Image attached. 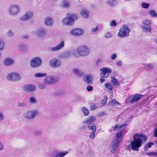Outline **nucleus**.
Masks as SVG:
<instances>
[{"label": "nucleus", "instance_id": "obj_1", "mask_svg": "<svg viewBox=\"0 0 157 157\" xmlns=\"http://www.w3.org/2000/svg\"><path fill=\"white\" fill-rule=\"evenodd\" d=\"M126 124H124L121 126L116 134V138L112 142L110 149L112 153H115L117 151L120 143L122 139V136L125 134L127 131L124 128L127 127Z\"/></svg>", "mask_w": 157, "mask_h": 157}, {"label": "nucleus", "instance_id": "obj_2", "mask_svg": "<svg viewBox=\"0 0 157 157\" xmlns=\"http://www.w3.org/2000/svg\"><path fill=\"white\" fill-rule=\"evenodd\" d=\"M147 139L146 136L142 134H135L133 137V140L130 141V145L133 151H139V148L141 146L143 141Z\"/></svg>", "mask_w": 157, "mask_h": 157}, {"label": "nucleus", "instance_id": "obj_3", "mask_svg": "<svg viewBox=\"0 0 157 157\" xmlns=\"http://www.w3.org/2000/svg\"><path fill=\"white\" fill-rule=\"evenodd\" d=\"M90 49L87 46L82 45L78 47L76 49L73 50L72 54L74 56L78 57L79 56H85L90 53Z\"/></svg>", "mask_w": 157, "mask_h": 157}, {"label": "nucleus", "instance_id": "obj_4", "mask_svg": "<svg viewBox=\"0 0 157 157\" xmlns=\"http://www.w3.org/2000/svg\"><path fill=\"white\" fill-rule=\"evenodd\" d=\"M77 15L70 12L68 13L66 17L62 20V23L66 25H72L74 23V21L78 19Z\"/></svg>", "mask_w": 157, "mask_h": 157}, {"label": "nucleus", "instance_id": "obj_5", "mask_svg": "<svg viewBox=\"0 0 157 157\" xmlns=\"http://www.w3.org/2000/svg\"><path fill=\"white\" fill-rule=\"evenodd\" d=\"M130 31L131 29L127 25H123L119 30L118 36L121 38L128 37L129 36Z\"/></svg>", "mask_w": 157, "mask_h": 157}, {"label": "nucleus", "instance_id": "obj_6", "mask_svg": "<svg viewBox=\"0 0 157 157\" xmlns=\"http://www.w3.org/2000/svg\"><path fill=\"white\" fill-rule=\"evenodd\" d=\"M144 26H142L143 31L146 33H149L152 31L151 21L147 19L144 20L143 21Z\"/></svg>", "mask_w": 157, "mask_h": 157}, {"label": "nucleus", "instance_id": "obj_7", "mask_svg": "<svg viewBox=\"0 0 157 157\" xmlns=\"http://www.w3.org/2000/svg\"><path fill=\"white\" fill-rule=\"evenodd\" d=\"M38 114V112L37 110L32 109L26 112L23 114V116L27 119L31 120L35 118Z\"/></svg>", "mask_w": 157, "mask_h": 157}, {"label": "nucleus", "instance_id": "obj_8", "mask_svg": "<svg viewBox=\"0 0 157 157\" xmlns=\"http://www.w3.org/2000/svg\"><path fill=\"white\" fill-rule=\"evenodd\" d=\"M20 11V7L17 4H13L10 5L8 9V13L12 16L17 14Z\"/></svg>", "mask_w": 157, "mask_h": 157}, {"label": "nucleus", "instance_id": "obj_9", "mask_svg": "<svg viewBox=\"0 0 157 157\" xmlns=\"http://www.w3.org/2000/svg\"><path fill=\"white\" fill-rule=\"evenodd\" d=\"M49 64L51 67L53 68H56L60 67L61 66V62L60 59L54 58L50 60Z\"/></svg>", "mask_w": 157, "mask_h": 157}, {"label": "nucleus", "instance_id": "obj_10", "mask_svg": "<svg viewBox=\"0 0 157 157\" xmlns=\"http://www.w3.org/2000/svg\"><path fill=\"white\" fill-rule=\"evenodd\" d=\"M7 78L8 80L17 81L21 79L20 75L17 73L12 72L9 73L7 76Z\"/></svg>", "mask_w": 157, "mask_h": 157}, {"label": "nucleus", "instance_id": "obj_11", "mask_svg": "<svg viewBox=\"0 0 157 157\" xmlns=\"http://www.w3.org/2000/svg\"><path fill=\"white\" fill-rule=\"evenodd\" d=\"M41 63L42 61L40 58L35 57L31 60L30 64L32 67L35 68L40 66Z\"/></svg>", "mask_w": 157, "mask_h": 157}, {"label": "nucleus", "instance_id": "obj_12", "mask_svg": "<svg viewBox=\"0 0 157 157\" xmlns=\"http://www.w3.org/2000/svg\"><path fill=\"white\" fill-rule=\"evenodd\" d=\"M143 96L142 95L137 94L133 95L128 98L126 99V102L127 103H130L135 101H138Z\"/></svg>", "mask_w": 157, "mask_h": 157}, {"label": "nucleus", "instance_id": "obj_13", "mask_svg": "<svg viewBox=\"0 0 157 157\" xmlns=\"http://www.w3.org/2000/svg\"><path fill=\"white\" fill-rule=\"evenodd\" d=\"M23 89L25 91L32 93L35 91L36 90V86L33 84H30L25 85Z\"/></svg>", "mask_w": 157, "mask_h": 157}, {"label": "nucleus", "instance_id": "obj_14", "mask_svg": "<svg viewBox=\"0 0 157 157\" xmlns=\"http://www.w3.org/2000/svg\"><path fill=\"white\" fill-rule=\"evenodd\" d=\"M100 71L103 74L105 78H107L112 71V69L109 67H102L100 69Z\"/></svg>", "mask_w": 157, "mask_h": 157}, {"label": "nucleus", "instance_id": "obj_15", "mask_svg": "<svg viewBox=\"0 0 157 157\" xmlns=\"http://www.w3.org/2000/svg\"><path fill=\"white\" fill-rule=\"evenodd\" d=\"M83 33L82 29H76L70 31L69 33L72 35L79 36L82 35Z\"/></svg>", "mask_w": 157, "mask_h": 157}, {"label": "nucleus", "instance_id": "obj_16", "mask_svg": "<svg viewBox=\"0 0 157 157\" xmlns=\"http://www.w3.org/2000/svg\"><path fill=\"white\" fill-rule=\"evenodd\" d=\"M33 16V13L31 11L26 12L24 15L22 16L20 19L22 21H25L30 19Z\"/></svg>", "mask_w": 157, "mask_h": 157}, {"label": "nucleus", "instance_id": "obj_17", "mask_svg": "<svg viewBox=\"0 0 157 157\" xmlns=\"http://www.w3.org/2000/svg\"><path fill=\"white\" fill-rule=\"evenodd\" d=\"M39 37H43L46 34L45 29L42 28H40L37 30L35 33H34Z\"/></svg>", "mask_w": 157, "mask_h": 157}, {"label": "nucleus", "instance_id": "obj_18", "mask_svg": "<svg viewBox=\"0 0 157 157\" xmlns=\"http://www.w3.org/2000/svg\"><path fill=\"white\" fill-rule=\"evenodd\" d=\"M65 44L63 41H62L57 46L51 48V50L52 52H56L60 50L64 46Z\"/></svg>", "mask_w": 157, "mask_h": 157}, {"label": "nucleus", "instance_id": "obj_19", "mask_svg": "<svg viewBox=\"0 0 157 157\" xmlns=\"http://www.w3.org/2000/svg\"><path fill=\"white\" fill-rule=\"evenodd\" d=\"M45 25L47 26H50L53 24V20L52 18L48 17H46L44 20Z\"/></svg>", "mask_w": 157, "mask_h": 157}, {"label": "nucleus", "instance_id": "obj_20", "mask_svg": "<svg viewBox=\"0 0 157 157\" xmlns=\"http://www.w3.org/2000/svg\"><path fill=\"white\" fill-rule=\"evenodd\" d=\"M72 72L77 77H82L84 75V73L78 68H75L72 70Z\"/></svg>", "mask_w": 157, "mask_h": 157}, {"label": "nucleus", "instance_id": "obj_21", "mask_svg": "<svg viewBox=\"0 0 157 157\" xmlns=\"http://www.w3.org/2000/svg\"><path fill=\"white\" fill-rule=\"evenodd\" d=\"M93 80V77L90 75L84 76L83 78V81L88 84H91Z\"/></svg>", "mask_w": 157, "mask_h": 157}, {"label": "nucleus", "instance_id": "obj_22", "mask_svg": "<svg viewBox=\"0 0 157 157\" xmlns=\"http://www.w3.org/2000/svg\"><path fill=\"white\" fill-rule=\"evenodd\" d=\"M13 63V60L9 58H5L3 61V64L5 66H9L12 64Z\"/></svg>", "mask_w": 157, "mask_h": 157}, {"label": "nucleus", "instance_id": "obj_23", "mask_svg": "<svg viewBox=\"0 0 157 157\" xmlns=\"http://www.w3.org/2000/svg\"><path fill=\"white\" fill-rule=\"evenodd\" d=\"M95 120L96 118L94 117L91 116L86 119L84 120L83 121V123L87 124H88L91 123H93L92 122L94 121Z\"/></svg>", "mask_w": 157, "mask_h": 157}, {"label": "nucleus", "instance_id": "obj_24", "mask_svg": "<svg viewBox=\"0 0 157 157\" xmlns=\"http://www.w3.org/2000/svg\"><path fill=\"white\" fill-rule=\"evenodd\" d=\"M80 14L83 18H87L88 17L89 12L88 10L84 9L82 10Z\"/></svg>", "mask_w": 157, "mask_h": 157}, {"label": "nucleus", "instance_id": "obj_25", "mask_svg": "<svg viewBox=\"0 0 157 157\" xmlns=\"http://www.w3.org/2000/svg\"><path fill=\"white\" fill-rule=\"evenodd\" d=\"M70 3L69 1L67 0H64L63 1L61 7L63 8H67L70 7Z\"/></svg>", "mask_w": 157, "mask_h": 157}, {"label": "nucleus", "instance_id": "obj_26", "mask_svg": "<svg viewBox=\"0 0 157 157\" xmlns=\"http://www.w3.org/2000/svg\"><path fill=\"white\" fill-rule=\"evenodd\" d=\"M109 105L113 107L115 106L116 105H121L120 104L114 99H113L110 101L109 102Z\"/></svg>", "mask_w": 157, "mask_h": 157}, {"label": "nucleus", "instance_id": "obj_27", "mask_svg": "<svg viewBox=\"0 0 157 157\" xmlns=\"http://www.w3.org/2000/svg\"><path fill=\"white\" fill-rule=\"evenodd\" d=\"M88 128L92 131L96 132V127L95 124L93 123H91L87 124Z\"/></svg>", "mask_w": 157, "mask_h": 157}, {"label": "nucleus", "instance_id": "obj_28", "mask_svg": "<svg viewBox=\"0 0 157 157\" xmlns=\"http://www.w3.org/2000/svg\"><path fill=\"white\" fill-rule=\"evenodd\" d=\"M71 52L70 51H67L60 55V57L63 59H67L69 58L71 55Z\"/></svg>", "mask_w": 157, "mask_h": 157}, {"label": "nucleus", "instance_id": "obj_29", "mask_svg": "<svg viewBox=\"0 0 157 157\" xmlns=\"http://www.w3.org/2000/svg\"><path fill=\"white\" fill-rule=\"evenodd\" d=\"M111 81L113 83V85L116 86H118L120 85L119 82L114 77L111 76Z\"/></svg>", "mask_w": 157, "mask_h": 157}, {"label": "nucleus", "instance_id": "obj_30", "mask_svg": "<svg viewBox=\"0 0 157 157\" xmlns=\"http://www.w3.org/2000/svg\"><path fill=\"white\" fill-rule=\"evenodd\" d=\"M106 3L111 6H113L118 3L117 0H108L106 1Z\"/></svg>", "mask_w": 157, "mask_h": 157}, {"label": "nucleus", "instance_id": "obj_31", "mask_svg": "<svg viewBox=\"0 0 157 157\" xmlns=\"http://www.w3.org/2000/svg\"><path fill=\"white\" fill-rule=\"evenodd\" d=\"M44 82L47 84H52V76H49L46 77L44 79Z\"/></svg>", "mask_w": 157, "mask_h": 157}, {"label": "nucleus", "instance_id": "obj_32", "mask_svg": "<svg viewBox=\"0 0 157 157\" xmlns=\"http://www.w3.org/2000/svg\"><path fill=\"white\" fill-rule=\"evenodd\" d=\"M87 127V124H83L82 122V125L79 128V130L81 132H83L86 129Z\"/></svg>", "mask_w": 157, "mask_h": 157}, {"label": "nucleus", "instance_id": "obj_33", "mask_svg": "<svg viewBox=\"0 0 157 157\" xmlns=\"http://www.w3.org/2000/svg\"><path fill=\"white\" fill-rule=\"evenodd\" d=\"M68 154L67 151L61 152L58 153L54 157H64Z\"/></svg>", "mask_w": 157, "mask_h": 157}, {"label": "nucleus", "instance_id": "obj_34", "mask_svg": "<svg viewBox=\"0 0 157 157\" xmlns=\"http://www.w3.org/2000/svg\"><path fill=\"white\" fill-rule=\"evenodd\" d=\"M18 47L19 49L23 51H26L28 48L27 45L24 44H20L18 45Z\"/></svg>", "mask_w": 157, "mask_h": 157}, {"label": "nucleus", "instance_id": "obj_35", "mask_svg": "<svg viewBox=\"0 0 157 157\" xmlns=\"http://www.w3.org/2000/svg\"><path fill=\"white\" fill-rule=\"evenodd\" d=\"M113 36V34L111 32H107L104 35V37L107 39H109Z\"/></svg>", "mask_w": 157, "mask_h": 157}, {"label": "nucleus", "instance_id": "obj_36", "mask_svg": "<svg viewBox=\"0 0 157 157\" xmlns=\"http://www.w3.org/2000/svg\"><path fill=\"white\" fill-rule=\"evenodd\" d=\"M144 67L147 69L149 70L153 68V64L147 63L143 65Z\"/></svg>", "mask_w": 157, "mask_h": 157}, {"label": "nucleus", "instance_id": "obj_37", "mask_svg": "<svg viewBox=\"0 0 157 157\" xmlns=\"http://www.w3.org/2000/svg\"><path fill=\"white\" fill-rule=\"evenodd\" d=\"M117 25V23L115 20H113L110 21L109 22V25L111 28L116 27Z\"/></svg>", "mask_w": 157, "mask_h": 157}, {"label": "nucleus", "instance_id": "obj_38", "mask_svg": "<svg viewBox=\"0 0 157 157\" xmlns=\"http://www.w3.org/2000/svg\"><path fill=\"white\" fill-rule=\"evenodd\" d=\"M82 110L85 116H87L89 115V111L86 108L83 107L82 109Z\"/></svg>", "mask_w": 157, "mask_h": 157}, {"label": "nucleus", "instance_id": "obj_39", "mask_svg": "<svg viewBox=\"0 0 157 157\" xmlns=\"http://www.w3.org/2000/svg\"><path fill=\"white\" fill-rule=\"evenodd\" d=\"M29 102L32 104H34L36 103V100L35 98L33 97H31L29 98Z\"/></svg>", "mask_w": 157, "mask_h": 157}, {"label": "nucleus", "instance_id": "obj_40", "mask_svg": "<svg viewBox=\"0 0 157 157\" xmlns=\"http://www.w3.org/2000/svg\"><path fill=\"white\" fill-rule=\"evenodd\" d=\"M46 74L44 73H39L35 74L34 76L36 78H40L45 76Z\"/></svg>", "mask_w": 157, "mask_h": 157}, {"label": "nucleus", "instance_id": "obj_41", "mask_svg": "<svg viewBox=\"0 0 157 157\" xmlns=\"http://www.w3.org/2000/svg\"><path fill=\"white\" fill-rule=\"evenodd\" d=\"M104 85L105 87L109 90H111L113 88V86L109 83H105V84Z\"/></svg>", "mask_w": 157, "mask_h": 157}, {"label": "nucleus", "instance_id": "obj_42", "mask_svg": "<svg viewBox=\"0 0 157 157\" xmlns=\"http://www.w3.org/2000/svg\"><path fill=\"white\" fill-rule=\"evenodd\" d=\"M149 13L152 17L157 18V13L155 10H151L149 12Z\"/></svg>", "mask_w": 157, "mask_h": 157}, {"label": "nucleus", "instance_id": "obj_43", "mask_svg": "<svg viewBox=\"0 0 157 157\" xmlns=\"http://www.w3.org/2000/svg\"><path fill=\"white\" fill-rule=\"evenodd\" d=\"M59 77L52 76V84L54 83L57 82L58 81H59Z\"/></svg>", "mask_w": 157, "mask_h": 157}, {"label": "nucleus", "instance_id": "obj_44", "mask_svg": "<svg viewBox=\"0 0 157 157\" xmlns=\"http://www.w3.org/2000/svg\"><path fill=\"white\" fill-rule=\"evenodd\" d=\"M149 6V4L145 2H143L141 4V7L144 9H147Z\"/></svg>", "mask_w": 157, "mask_h": 157}, {"label": "nucleus", "instance_id": "obj_45", "mask_svg": "<svg viewBox=\"0 0 157 157\" xmlns=\"http://www.w3.org/2000/svg\"><path fill=\"white\" fill-rule=\"evenodd\" d=\"M26 103L24 101L18 103V106L19 107H24L26 106Z\"/></svg>", "mask_w": 157, "mask_h": 157}, {"label": "nucleus", "instance_id": "obj_46", "mask_svg": "<svg viewBox=\"0 0 157 157\" xmlns=\"http://www.w3.org/2000/svg\"><path fill=\"white\" fill-rule=\"evenodd\" d=\"M38 86L40 89H43L45 88L46 86L44 83H40L39 84Z\"/></svg>", "mask_w": 157, "mask_h": 157}, {"label": "nucleus", "instance_id": "obj_47", "mask_svg": "<svg viewBox=\"0 0 157 157\" xmlns=\"http://www.w3.org/2000/svg\"><path fill=\"white\" fill-rule=\"evenodd\" d=\"M7 35L8 36L11 37L14 36V33L11 30H9L7 32Z\"/></svg>", "mask_w": 157, "mask_h": 157}, {"label": "nucleus", "instance_id": "obj_48", "mask_svg": "<svg viewBox=\"0 0 157 157\" xmlns=\"http://www.w3.org/2000/svg\"><path fill=\"white\" fill-rule=\"evenodd\" d=\"M117 57V55L115 53L112 54L110 56V59L112 60H114Z\"/></svg>", "mask_w": 157, "mask_h": 157}, {"label": "nucleus", "instance_id": "obj_49", "mask_svg": "<svg viewBox=\"0 0 157 157\" xmlns=\"http://www.w3.org/2000/svg\"><path fill=\"white\" fill-rule=\"evenodd\" d=\"M107 100V97H105V98H103L101 101V104L102 105H105L106 102Z\"/></svg>", "mask_w": 157, "mask_h": 157}, {"label": "nucleus", "instance_id": "obj_50", "mask_svg": "<svg viewBox=\"0 0 157 157\" xmlns=\"http://www.w3.org/2000/svg\"><path fill=\"white\" fill-rule=\"evenodd\" d=\"M5 118L3 113L1 112H0V121H3Z\"/></svg>", "mask_w": 157, "mask_h": 157}, {"label": "nucleus", "instance_id": "obj_51", "mask_svg": "<svg viewBox=\"0 0 157 157\" xmlns=\"http://www.w3.org/2000/svg\"><path fill=\"white\" fill-rule=\"evenodd\" d=\"M95 132H92L89 135L90 138L91 139H93L95 137Z\"/></svg>", "mask_w": 157, "mask_h": 157}, {"label": "nucleus", "instance_id": "obj_52", "mask_svg": "<svg viewBox=\"0 0 157 157\" xmlns=\"http://www.w3.org/2000/svg\"><path fill=\"white\" fill-rule=\"evenodd\" d=\"M98 30V27L97 25L95 28H93L91 30V32L94 33L96 32Z\"/></svg>", "mask_w": 157, "mask_h": 157}, {"label": "nucleus", "instance_id": "obj_53", "mask_svg": "<svg viewBox=\"0 0 157 157\" xmlns=\"http://www.w3.org/2000/svg\"><path fill=\"white\" fill-rule=\"evenodd\" d=\"M4 144L2 141L0 140V151L4 149Z\"/></svg>", "mask_w": 157, "mask_h": 157}, {"label": "nucleus", "instance_id": "obj_54", "mask_svg": "<svg viewBox=\"0 0 157 157\" xmlns=\"http://www.w3.org/2000/svg\"><path fill=\"white\" fill-rule=\"evenodd\" d=\"M4 44L3 42L1 40H0V50H2L4 48Z\"/></svg>", "mask_w": 157, "mask_h": 157}, {"label": "nucleus", "instance_id": "obj_55", "mask_svg": "<svg viewBox=\"0 0 157 157\" xmlns=\"http://www.w3.org/2000/svg\"><path fill=\"white\" fill-rule=\"evenodd\" d=\"M147 155H153L156 156V157H157V152H149L147 153Z\"/></svg>", "mask_w": 157, "mask_h": 157}, {"label": "nucleus", "instance_id": "obj_56", "mask_svg": "<svg viewBox=\"0 0 157 157\" xmlns=\"http://www.w3.org/2000/svg\"><path fill=\"white\" fill-rule=\"evenodd\" d=\"M93 87L91 86H88L86 87V90L88 91H90L93 90Z\"/></svg>", "mask_w": 157, "mask_h": 157}, {"label": "nucleus", "instance_id": "obj_57", "mask_svg": "<svg viewBox=\"0 0 157 157\" xmlns=\"http://www.w3.org/2000/svg\"><path fill=\"white\" fill-rule=\"evenodd\" d=\"M116 65L118 66L121 67V66L123 65V63L121 61H117L116 62Z\"/></svg>", "mask_w": 157, "mask_h": 157}, {"label": "nucleus", "instance_id": "obj_58", "mask_svg": "<svg viewBox=\"0 0 157 157\" xmlns=\"http://www.w3.org/2000/svg\"><path fill=\"white\" fill-rule=\"evenodd\" d=\"M90 107L91 110H94L95 109L96 106L94 104H91L90 105Z\"/></svg>", "mask_w": 157, "mask_h": 157}, {"label": "nucleus", "instance_id": "obj_59", "mask_svg": "<svg viewBox=\"0 0 157 157\" xmlns=\"http://www.w3.org/2000/svg\"><path fill=\"white\" fill-rule=\"evenodd\" d=\"M103 62V59L102 58H100L98 59L96 61V63L97 64H98L100 63H102Z\"/></svg>", "mask_w": 157, "mask_h": 157}, {"label": "nucleus", "instance_id": "obj_60", "mask_svg": "<svg viewBox=\"0 0 157 157\" xmlns=\"http://www.w3.org/2000/svg\"><path fill=\"white\" fill-rule=\"evenodd\" d=\"M104 77H104V76L103 77H101V78H100V82L102 83L105 82V79L104 78Z\"/></svg>", "mask_w": 157, "mask_h": 157}, {"label": "nucleus", "instance_id": "obj_61", "mask_svg": "<svg viewBox=\"0 0 157 157\" xmlns=\"http://www.w3.org/2000/svg\"><path fill=\"white\" fill-rule=\"evenodd\" d=\"M34 133L35 135H38L40 134V132L38 130H36L34 131Z\"/></svg>", "mask_w": 157, "mask_h": 157}, {"label": "nucleus", "instance_id": "obj_62", "mask_svg": "<svg viewBox=\"0 0 157 157\" xmlns=\"http://www.w3.org/2000/svg\"><path fill=\"white\" fill-rule=\"evenodd\" d=\"M154 144L153 142H150L149 143L147 144V147L149 148H150L151 147L152 145H153Z\"/></svg>", "mask_w": 157, "mask_h": 157}, {"label": "nucleus", "instance_id": "obj_63", "mask_svg": "<svg viewBox=\"0 0 157 157\" xmlns=\"http://www.w3.org/2000/svg\"><path fill=\"white\" fill-rule=\"evenodd\" d=\"M119 125L118 124H116L115 126L113 128V130H116L118 128Z\"/></svg>", "mask_w": 157, "mask_h": 157}, {"label": "nucleus", "instance_id": "obj_64", "mask_svg": "<svg viewBox=\"0 0 157 157\" xmlns=\"http://www.w3.org/2000/svg\"><path fill=\"white\" fill-rule=\"evenodd\" d=\"M28 36L27 35H25L24 36H23V37L25 38H28Z\"/></svg>", "mask_w": 157, "mask_h": 157}]
</instances>
